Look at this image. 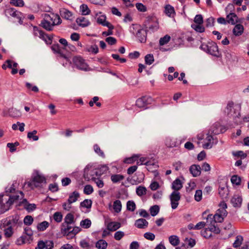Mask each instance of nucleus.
Segmentation results:
<instances>
[{
	"label": "nucleus",
	"mask_w": 249,
	"mask_h": 249,
	"mask_svg": "<svg viewBox=\"0 0 249 249\" xmlns=\"http://www.w3.org/2000/svg\"><path fill=\"white\" fill-rule=\"evenodd\" d=\"M61 22V19L58 15L53 13H45L43 15L41 25L46 30L51 31L53 26L59 24Z\"/></svg>",
	"instance_id": "1"
},
{
	"label": "nucleus",
	"mask_w": 249,
	"mask_h": 249,
	"mask_svg": "<svg viewBox=\"0 0 249 249\" xmlns=\"http://www.w3.org/2000/svg\"><path fill=\"white\" fill-rule=\"evenodd\" d=\"M22 196V192L19 191L17 192L15 195L8 197L7 196L0 197V214L7 211L14 202L18 200L19 197L21 198Z\"/></svg>",
	"instance_id": "2"
},
{
	"label": "nucleus",
	"mask_w": 249,
	"mask_h": 249,
	"mask_svg": "<svg viewBox=\"0 0 249 249\" xmlns=\"http://www.w3.org/2000/svg\"><path fill=\"white\" fill-rule=\"evenodd\" d=\"M18 222L16 219H4L0 222V229L3 231L4 235L6 238L11 237L14 233V225Z\"/></svg>",
	"instance_id": "3"
},
{
	"label": "nucleus",
	"mask_w": 249,
	"mask_h": 249,
	"mask_svg": "<svg viewBox=\"0 0 249 249\" xmlns=\"http://www.w3.org/2000/svg\"><path fill=\"white\" fill-rule=\"evenodd\" d=\"M197 144L202 143V146L204 149L211 148L213 144V138L210 131H203L199 133L197 136Z\"/></svg>",
	"instance_id": "4"
},
{
	"label": "nucleus",
	"mask_w": 249,
	"mask_h": 249,
	"mask_svg": "<svg viewBox=\"0 0 249 249\" xmlns=\"http://www.w3.org/2000/svg\"><path fill=\"white\" fill-rule=\"evenodd\" d=\"M219 209L217 210L216 213L213 216L212 214H209L207 219H213L214 223L222 222L224 218L227 216V212L226 210L227 204L224 201L221 202L219 204Z\"/></svg>",
	"instance_id": "5"
},
{
	"label": "nucleus",
	"mask_w": 249,
	"mask_h": 249,
	"mask_svg": "<svg viewBox=\"0 0 249 249\" xmlns=\"http://www.w3.org/2000/svg\"><path fill=\"white\" fill-rule=\"evenodd\" d=\"M46 182V179L45 177L42 175L37 174L34 176L31 181L25 183V185L27 186L31 189H34L35 188L41 186L43 183Z\"/></svg>",
	"instance_id": "6"
},
{
	"label": "nucleus",
	"mask_w": 249,
	"mask_h": 249,
	"mask_svg": "<svg viewBox=\"0 0 249 249\" xmlns=\"http://www.w3.org/2000/svg\"><path fill=\"white\" fill-rule=\"evenodd\" d=\"M97 168L92 166H87L84 170V177L88 180H92L99 177Z\"/></svg>",
	"instance_id": "7"
},
{
	"label": "nucleus",
	"mask_w": 249,
	"mask_h": 249,
	"mask_svg": "<svg viewBox=\"0 0 249 249\" xmlns=\"http://www.w3.org/2000/svg\"><path fill=\"white\" fill-rule=\"evenodd\" d=\"M152 98L149 96H142L138 98L136 101V106L141 108L145 109L147 108L148 106L152 103Z\"/></svg>",
	"instance_id": "8"
},
{
	"label": "nucleus",
	"mask_w": 249,
	"mask_h": 249,
	"mask_svg": "<svg viewBox=\"0 0 249 249\" xmlns=\"http://www.w3.org/2000/svg\"><path fill=\"white\" fill-rule=\"evenodd\" d=\"M73 63L78 69L83 71H89L88 64L85 62V60L80 56H75L73 58Z\"/></svg>",
	"instance_id": "9"
},
{
	"label": "nucleus",
	"mask_w": 249,
	"mask_h": 249,
	"mask_svg": "<svg viewBox=\"0 0 249 249\" xmlns=\"http://www.w3.org/2000/svg\"><path fill=\"white\" fill-rule=\"evenodd\" d=\"M181 198L179 192L173 191L170 196L171 207L173 209H176L178 206L179 201Z\"/></svg>",
	"instance_id": "10"
},
{
	"label": "nucleus",
	"mask_w": 249,
	"mask_h": 249,
	"mask_svg": "<svg viewBox=\"0 0 249 249\" xmlns=\"http://www.w3.org/2000/svg\"><path fill=\"white\" fill-rule=\"evenodd\" d=\"M122 205L120 200H116L112 203L110 202L108 204V209L109 211L113 213H118L122 210Z\"/></svg>",
	"instance_id": "11"
},
{
	"label": "nucleus",
	"mask_w": 249,
	"mask_h": 249,
	"mask_svg": "<svg viewBox=\"0 0 249 249\" xmlns=\"http://www.w3.org/2000/svg\"><path fill=\"white\" fill-rule=\"evenodd\" d=\"M207 48V52L210 54L218 57L220 55V53L216 44L214 42H209L206 46Z\"/></svg>",
	"instance_id": "12"
},
{
	"label": "nucleus",
	"mask_w": 249,
	"mask_h": 249,
	"mask_svg": "<svg viewBox=\"0 0 249 249\" xmlns=\"http://www.w3.org/2000/svg\"><path fill=\"white\" fill-rule=\"evenodd\" d=\"M34 34L35 36L39 37L44 40L47 44H51L52 39L50 37L45 34L42 30H39L37 27H34Z\"/></svg>",
	"instance_id": "13"
},
{
	"label": "nucleus",
	"mask_w": 249,
	"mask_h": 249,
	"mask_svg": "<svg viewBox=\"0 0 249 249\" xmlns=\"http://www.w3.org/2000/svg\"><path fill=\"white\" fill-rule=\"evenodd\" d=\"M232 109H233L234 110L235 109L233 107V103H229L227 105L225 112L227 113L229 115L232 116L233 118H235V119H236V118H238V116L240 115V113L238 110L237 112L234 111L232 113Z\"/></svg>",
	"instance_id": "14"
},
{
	"label": "nucleus",
	"mask_w": 249,
	"mask_h": 249,
	"mask_svg": "<svg viewBox=\"0 0 249 249\" xmlns=\"http://www.w3.org/2000/svg\"><path fill=\"white\" fill-rule=\"evenodd\" d=\"M201 169L199 165L193 164L190 167L189 171L194 177H196L200 175Z\"/></svg>",
	"instance_id": "15"
},
{
	"label": "nucleus",
	"mask_w": 249,
	"mask_h": 249,
	"mask_svg": "<svg viewBox=\"0 0 249 249\" xmlns=\"http://www.w3.org/2000/svg\"><path fill=\"white\" fill-rule=\"evenodd\" d=\"M60 13L61 16L66 19L72 20L74 19L73 14L68 10L63 8L60 10Z\"/></svg>",
	"instance_id": "16"
},
{
	"label": "nucleus",
	"mask_w": 249,
	"mask_h": 249,
	"mask_svg": "<svg viewBox=\"0 0 249 249\" xmlns=\"http://www.w3.org/2000/svg\"><path fill=\"white\" fill-rule=\"evenodd\" d=\"M97 22L104 26H110L111 23L106 21V16L104 15H97Z\"/></svg>",
	"instance_id": "17"
},
{
	"label": "nucleus",
	"mask_w": 249,
	"mask_h": 249,
	"mask_svg": "<svg viewBox=\"0 0 249 249\" xmlns=\"http://www.w3.org/2000/svg\"><path fill=\"white\" fill-rule=\"evenodd\" d=\"M121 226L120 222H110L107 224V229L110 231H114L119 229Z\"/></svg>",
	"instance_id": "18"
},
{
	"label": "nucleus",
	"mask_w": 249,
	"mask_h": 249,
	"mask_svg": "<svg viewBox=\"0 0 249 249\" xmlns=\"http://www.w3.org/2000/svg\"><path fill=\"white\" fill-rule=\"evenodd\" d=\"M148 225V222L143 218L137 220L135 223V226L139 229H145L147 227Z\"/></svg>",
	"instance_id": "19"
},
{
	"label": "nucleus",
	"mask_w": 249,
	"mask_h": 249,
	"mask_svg": "<svg viewBox=\"0 0 249 249\" xmlns=\"http://www.w3.org/2000/svg\"><path fill=\"white\" fill-rule=\"evenodd\" d=\"M210 133L213 134H218L220 133H222L223 131L221 129V126L219 124H215L211 126L210 129L208 131Z\"/></svg>",
	"instance_id": "20"
},
{
	"label": "nucleus",
	"mask_w": 249,
	"mask_h": 249,
	"mask_svg": "<svg viewBox=\"0 0 249 249\" xmlns=\"http://www.w3.org/2000/svg\"><path fill=\"white\" fill-rule=\"evenodd\" d=\"M77 24L82 27H85L89 26L90 24L89 21L85 17H80L76 19Z\"/></svg>",
	"instance_id": "21"
},
{
	"label": "nucleus",
	"mask_w": 249,
	"mask_h": 249,
	"mask_svg": "<svg viewBox=\"0 0 249 249\" xmlns=\"http://www.w3.org/2000/svg\"><path fill=\"white\" fill-rule=\"evenodd\" d=\"M182 187V182L179 178L176 179L172 183V188L174 191L178 192Z\"/></svg>",
	"instance_id": "22"
},
{
	"label": "nucleus",
	"mask_w": 249,
	"mask_h": 249,
	"mask_svg": "<svg viewBox=\"0 0 249 249\" xmlns=\"http://www.w3.org/2000/svg\"><path fill=\"white\" fill-rule=\"evenodd\" d=\"M242 202V198L238 196H234L231 199V202L234 207H239Z\"/></svg>",
	"instance_id": "23"
},
{
	"label": "nucleus",
	"mask_w": 249,
	"mask_h": 249,
	"mask_svg": "<svg viewBox=\"0 0 249 249\" xmlns=\"http://www.w3.org/2000/svg\"><path fill=\"white\" fill-rule=\"evenodd\" d=\"M124 176L121 174H113L110 177L111 180L114 183L120 182L121 181L124 179Z\"/></svg>",
	"instance_id": "24"
},
{
	"label": "nucleus",
	"mask_w": 249,
	"mask_h": 249,
	"mask_svg": "<svg viewBox=\"0 0 249 249\" xmlns=\"http://www.w3.org/2000/svg\"><path fill=\"white\" fill-rule=\"evenodd\" d=\"M244 27L241 24H237L233 29V33L236 36H240L243 32Z\"/></svg>",
	"instance_id": "25"
},
{
	"label": "nucleus",
	"mask_w": 249,
	"mask_h": 249,
	"mask_svg": "<svg viewBox=\"0 0 249 249\" xmlns=\"http://www.w3.org/2000/svg\"><path fill=\"white\" fill-rule=\"evenodd\" d=\"M5 13L7 15H9L13 17H17L18 18L19 15L20 14V13L16 10L13 8H8L5 11Z\"/></svg>",
	"instance_id": "26"
},
{
	"label": "nucleus",
	"mask_w": 249,
	"mask_h": 249,
	"mask_svg": "<svg viewBox=\"0 0 249 249\" xmlns=\"http://www.w3.org/2000/svg\"><path fill=\"white\" fill-rule=\"evenodd\" d=\"M238 18L234 13H230L227 16V22L234 24L237 21Z\"/></svg>",
	"instance_id": "27"
},
{
	"label": "nucleus",
	"mask_w": 249,
	"mask_h": 249,
	"mask_svg": "<svg viewBox=\"0 0 249 249\" xmlns=\"http://www.w3.org/2000/svg\"><path fill=\"white\" fill-rule=\"evenodd\" d=\"M50 224L47 221H44L38 223L37 225V229L39 231H43L49 226Z\"/></svg>",
	"instance_id": "28"
},
{
	"label": "nucleus",
	"mask_w": 249,
	"mask_h": 249,
	"mask_svg": "<svg viewBox=\"0 0 249 249\" xmlns=\"http://www.w3.org/2000/svg\"><path fill=\"white\" fill-rule=\"evenodd\" d=\"M169 241L173 246L175 247L179 244V239L177 235H171L169 237Z\"/></svg>",
	"instance_id": "29"
},
{
	"label": "nucleus",
	"mask_w": 249,
	"mask_h": 249,
	"mask_svg": "<svg viewBox=\"0 0 249 249\" xmlns=\"http://www.w3.org/2000/svg\"><path fill=\"white\" fill-rule=\"evenodd\" d=\"M98 249H106L107 246V242L103 239L98 241L95 245Z\"/></svg>",
	"instance_id": "30"
},
{
	"label": "nucleus",
	"mask_w": 249,
	"mask_h": 249,
	"mask_svg": "<svg viewBox=\"0 0 249 249\" xmlns=\"http://www.w3.org/2000/svg\"><path fill=\"white\" fill-rule=\"evenodd\" d=\"M37 133V131L35 130L32 132H29L27 134V138L30 140L36 141L39 139L38 136L36 135Z\"/></svg>",
	"instance_id": "31"
},
{
	"label": "nucleus",
	"mask_w": 249,
	"mask_h": 249,
	"mask_svg": "<svg viewBox=\"0 0 249 249\" xmlns=\"http://www.w3.org/2000/svg\"><path fill=\"white\" fill-rule=\"evenodd\" d=\"M79 197V193L75 191L73 192L72 193L70 194L68 199V201L71 203H73L77 200Z\"/></svg>",
	"instance_id": "32"
},
{
	"label": "nucleus",
	"mask_w": 249,
	"mask_h": 249,
	"mask_svg": "<svg viewBox=\"0 0 249 249\" xmlns=\"http://www.w3.org/2000/svg\"><path fill=\"white\" fill-rule=\"evenodd\" d=\"M99 177L106 173L108 170V167L106 165H101L97 168Z\"/></svg>",
	"instance_id": "33"
},
{
	"label": "nucleus",
	"mask_w": 249,
	"mask_h": 249,
	"mask_svg": "<svg viewBox=\"0 0 249 249\" xmlns=\"http://www.w3.org/2000/svg\"><path fill=\"white\" fill-rule=\"evenodd\" d=\"M80 9L82 15H88L90 13V10L87 5L83 4L80 7Z\"/></svg>",
	"instance_id": "34"
},
{
	"label": "nucleus",
	"mask_w": 249,
	"mask_h": 249,
	"mask_svg": "<svg viewBox=\"0 0 249 249\" xmlns=\"http://www.w3.org/2000/svg\"><path fill=\"white\" fill-rule=\"evenodd\" d=\"M228 192V189L224 187H220L218 189L219 194L222 198H226L227 197Z\"/></svg>",
	"instance_id": "35"
},
{
	"label": "nucleus",
	"mask_w": 249,
	"mask_h": 249,
	"mask_svg": "<svg viewBox=\"0 0 249 249\" xmlns=\"http://www.w3.org/2000/svg\"><path fill=\"white\" fill-rule=\"evenodd\" d=\"M28 240L27 236L23 235L17 240L16 243L18 245H22L27 243Z\"/></svg>",
	"instance_id": "36"
},
{
	"label": "nucleus",
	"mask_w": 249,
	"mask_h": 249,
	"mask_svg": "<svg viewBox=\"0 0 249 249\" xmlns=\"http://www.w3.org/2000/svg\"><path fill=\"white\" fill-rule=\"evenodd\" d=\"M74 222V216L70 213L67 214L65 217V223L67 224H71Z\"/></svg>",
	"instance_id": "37"
},
{
	"label": "nucleus",
	"mask_w": 249,
	"mask_h": 249,
	"mask_svg": "<svg viewBox=\"0 0 249 249\" xmlns=\"http://www.w3.org/2000/svg\"><path fill=\"white\" fill-rule=\"evenodd\" d=\"M202 24H193L192 25V27L196 31L202 33L204 32L205 28Z\"/></svg>",
	"instance_id": "38"
},
{
	"label": "nucleus",
	"mask_w": 249,
	"mask_h": 249,
	"mask_svg": "<svg viewBox=\"0 0 249 249\" xmlns=\"http://www.w3.org/2000/svg\"><path fill=\"white\" fill-rule=\"evenodd\" d=\"M171 37L169 35H165L163 37L160 38L159 44L160 46H163L167 44L170 40Z\"/></svg>",
	"instance_id": "39"
},
{
	"label": "nucleus",
	"mask_w": 249,
	"mask_h": 249,
	"mask_svg": "<svg viewBox=\"0 0 249 249\" xmlns=\"http://www.w3.org/2000/svg\"><path fill=\"white\" fill-rule=\"evenodd\" d=\"M91 221L89 219H86L85 220H82L80 222V226L85 229H88L91 226Z\"/></svg>",
	"instance_id": "40"
},
{
	"label": "nucleus",
	"mask_w": 249,
	"mask_h": 249,
	"mask_svg": "<svg viewBox=\"0 0 249 249\" xmlns=\"http://www.w3.org/2000/svg\"><path fill=\"white\" fill-rule=\"evenodd\" d=\"M175 12L173 7L170 5H167L165 7V13L169 17H171L172 14Z\"/></svg>",
	"instance_id": "41"
},
{
	"label": "nucleus",
	"mask_w": 249,
	"mask_h": 249,
	"mask_svg": "<svg viewBox=\"0 0 249 249\" xmlns=\"http://www.w3.org/2000/svg\"><path fill=\"white\" fill-rule=\"evenodd\" d=\"M137 164H145L146 165H149L151 164V162L147 160L146 158L142 157L137 160Z\"/></svg>",
	"instance_id": "42"
},
{
	"label": "nucleus",
	"mask_w": 249,
	"mask_h": 249,
	"mask_svg": "<svg viewBox=\"0 0 249 249\" xmlns=\"http://www.w3.org/2000/svg\"><path fill=\"white\" fill-rule=\"evenodd\" d=\"M10 3L12 5L18 7H22L24 4L23 0H11Z\"/></svg>",
	"instance_id": "43"
},
{
	"label": "nucleus",
	"mask_w": 249,
	"mask_h": 249,
	"mask_svg": "<svg viewBox=\"0 0 249 249\" xmlns=\"http://www.w3.org/2000/svg\"><path fill=\"white\" fill-rule=\"evenodd\" d=\"M232 155L237 158H241V159H245L247 157V154L245 153L242 151H238L236 152H233Z\"/></svg>",
	"instance_id": "44"
},
{
	"label": "nucleus",
	"mask_w": 249,
	"mask_h": 249,
	"mask_svg": "<svg viewBox=\"0 0 249 249\" xmlns=\"http://www.w3.org/2000/svg\"><path fill=\"white\" fill-rule=\"evenodd\" d=\"M231 182L232 184L239 185L241 183V178L237 175H233L231 178Z\"/></svg>",
	"instance_id": "45"
},
{
	"label": "nucleus",
	"mask_w": 249,
	"mask_h": 249,
	"mask_svg": "<svg viewBox=\"0 0 249 249\" xmlns=\"http://www.w3.org/2000/svg\"><path fill=\"white\" fill-rule=\"evenodd\" d=\"M126 208L127 210L133 212L136 209L135 203L133 201H128L126 204Z\"/></svg>",
	"instance_id": "46"
},
{
	"label": "nucleus",
	"mask_w": 249,
	"mask_h": 249,
	"mask_svg": "<svg viewBox=\"0 0 249 249\" xmlns=\"http://www.w3.org/2000/svg\"><path fill=\"white\" fill-rule=\"evenodd\" d=\"M243 240V237L241 236H237L233 244V247L238 248L240 247L242 243Z\"/></svg>",
	"instance_id": "47"
},
{
	"label": "nucleus",
	"mask_w": 249,
	"mask_h": 249,
	"mask_svg": "<svg viewBox=\"0 0 249 249\" xmlns=\"http://www.w3.org/2000/svg\"><path fill=\"white\" fill-rule=\"evenodd\" d=\"M208 229L210 230V231H211L212 234V233L218 234L220 231L219 228L217 227V225H215L212 224H211L210 227L208 228Z\"/></svg>",
	"instance_id": "48"
},
{
	"label": "nucleus",
	"mask_w": 249,
	"mask_h": 249,
	"mask_svg": "<svg viewBox=\"0 0 249 249\" xmlns=\"http://www.w3.org/2000/svg\"><path fill=\"white\" fill-rule=\"evenodd\" d=\"M99 100V97L97 96L94 97L91 101L89 102V105L90 107H92L94 105V104L95 103V105L98 107H100L101 106V104L100 102H98V101Z\"/></svg>",
	"instance_id": "49"
},
{
	"label": "nucleus",
	"mask_w": 249,
	"mask_h": 249,
	"mask_svg": "<svg viewBox=\"0 0 249 249\" xmlns=\"http://www.w3.org/2000/svg\"><path fill=\"white\" fill-rule=\"evenodd\" d=\"M165 144L168 147H174L176 146V142L171 139L167 138L165 140Z\"/></svg>",
	"instance_id": "50"
},
{
	"label": "nucleus",
	"mask_w": 249,
	"mask_h": 249,
	"mask_svg": "<svg viewBox=\"0 0 249 249\" xmlns=\"http://www.w3.org/2000/svg\"><path fill=\"white\" fill-rule=\"evenodd\" d=\"M146 189L144 187L139 186L136 189V193L139 196H142L146 194Z\"/></svg>",
	"instance_id": "51"
},
{
	"label": "nucleus",
	"mask_w": 249,
	"mask_h": 249,
	"mask_svg": "<svg viewBox=\"0 0 249 249\" xmlns=\"http://www.w3.org/2000/svg\"><path fill=\"white\" fill-rule=\"evenodd\" d=\"M17 187V182H14L10 186H8L6 188V192L13 193L15 192Z\"/></svg>",
	"instance_id": "52"
},
{
	"label": "nucleus",
	"mask_w": 249,
	"mask_h": 249,
	"mask_svg": "<svg viewBox=\"0 0 249 249\" xmlns=\"http://www.w3.org/2000/svg\"><path fill=\"white\" fill-rule=\"evenodd\" d=\"M53 219L57 223H59L62 221V214L60 212H56L53 214Z\"/></svg>",
	"instance_id": "53"
},
{
	"label": "nucleus",
	"mask_w": 249,
	"mask_h": 249,
	"mask_svg": "<svg viewBox=\"0 0 249 249\" xmlns=\"http://www.w3.org/2000/svg\"><path fill=\"white\" fill-rule=\"evenodd\" d=\"M94 150L95 152L99 155V156L103 158L105 157L104 152L101 149L100 147L97 144L94 145Z\"/></svg>",
	"instance_id": "54"
},
{
	"label": "nucleus",
	"mask_w": 249,
	"mask_h": 249,
	"mask_svg": "<svg viewBox=\"0 0 249 249\" xmlns=\"http://www.w3.org/2000/svg\"><path fill=\"white\" fill-rule=\"evenodd\" d=\"M93 192V188L90 185H87L84 189V193L86 195H90Z\"/></svg>",
	"instance_id": "55"
},
{
	"label": "nucleus",
	"mask_w": 249,
	"mask_h": 249,
	"mask_svg": "<svg viewBox=\"0 0 249 249\" xmlns=\"http://www.w3.org/2000/svg\"><path fill=\"white\" fill-rule=\"evenodd\" d=\"M154 57L151 54H147L145 56V61L146 64L151 65L154 62Z\"/></svg>",
	"instance_id": "56"
},
{
	"label": "nucleus",
	"mask_w": 249,
	"mask_h": 249,
	"mask_svg": "<svg viewBox=\"0 0 249 249\" xmlns=\"http://www.w3.org/2000/svg\"><path fill=\"white\" fill-rule=\"evenodd\" d=\"M92 204V201L89 199H85L83 202L81 203V206L83 207H85L87 208H90Z\"/></svg>",
	"instance_id": "57"
},
{
	"label": "nucleus",
	"mask_w": 249,
	"mask_h": 249,
	"mask_svg": "<svg viewBox=\"0 0 249 249\" xmlns=\"http://www.w3.org/2000/svg\"><path fill=\"white\" fill-rule=\"evenodd\" d=\"M138 158V156L135 155L132 157L125 159L124 162L126 163L131 164L137 161Z\"/></svg>",
	"instance_id": "58"
},
{
	"label": "nucleus",
	"mask_w": 249,
	"mask_h": 249,
	"mask_svg": "<svg viewBox=\"0 0 249 249\" xmlns=\"http://www.w3.org/2000/svg\"><path fill=\"white\" fill-rule=\"evenodd\" d=\"M34 221V219L32 216L30 215H27L24 219V223L26 225H31Z\"/></svg>",
	"instance_id": "59"
},
{
	"label": "nucleus",
	"mask_w": 249,
	"mask_h": 249,
	"mask_svg": "<svg viewBox=\"0 0 249 249\" xmlns=\"http://www.w3.org/2000/svg\"><path fill=\"white\" fill-rule=\"evenodd\" d=\"M93 181H94V182L96 183V185L99 188H102L104 186V183L103 180L102 179L99 178L98 177L94 179L93 180Z\"/></svg>",
	"instance_id": "60"
},
{
	"label": "nucleus",
	"mask_w": 249,
	"mask_h": 249,
	"mask_svg": "<svg viewBox=\"0 0 249 249\" xmlns=\"http://www.w3.org/2000/svg\"><path fill=\"white\" fill-rule=\"evenodd\" d=\"M202 235L206 238H209L212 236L211 231L208 228L205 229L201 231Z\"/></svg>",
	"instance_id": "61"
},
{
	"label": "nucleus",
	"mask_w": 249,
	"mask_h": 249,
	"mask_svg": "<svg viewBox=\"0 0 249 249\" xmlns=\"http://www.w3.org/2000/svg\"><path fill=\"white\" fill-rule=\"evenodd\" d=\"M124 236V233L122 231H118L114 234V237L116 240H120Z\"/></svg>",
	"instance_id": "62"
},
{
	"label": "nucleus",
	"mask_w": 249,
	"mask_h": 249,
	"mask_svg": "<svg viewBox=\"0 0 249 249\" xmlns=\"http://www.w3.org/2000/svg\"><path fill=\"white\" fill-rule=\"evenodd\" d=\"M202 192L200 190H198L196 191L195 195V199L197 201H200L202 199Z\"/></svg>",
	"instance_id": "63"
},
{
	"label": "nucleus",
	"mask_w": 249,
	"mask_h": 249,
	"mask_svg": "<svg viewBox=\"0 0 249 249\" xmlns=\"http://www.w3.org/2000/svg\"><path fill=\"white\" fill-rule=\"evenodd\" d=\"M144 237L150 241H153L155 238V235L151 232H146L143 235Z\"/></svg>",
	"instance_id": "64"
}]
</instances>
